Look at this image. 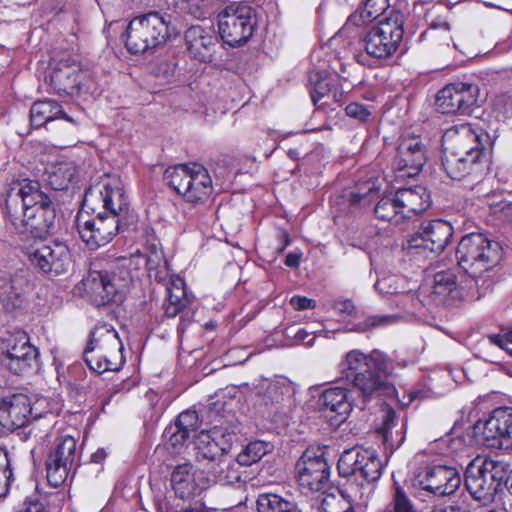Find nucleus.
<instances>
[{
  "instance_id": "obj_1",
  "label": "nucleus",
  "mask_w": 512,
  "mask_h": 512,
  "mask_svg": "<svg viewBox=\"0 0 512 512\" xmlns=\"http://www.w3.org/2000/svg\"><path fill=\"white\" fill-rule=\"evenodd\" d=\"M56 212L48 195L41 191L38 181H14L6 197V220L20 234L36 238L48 234L55 222Z\"/></svg>"
},
{
  "instance_id": "obj_2",
  "label": "nucleus",
  "mask_w": 512,
  "mask_h": 512,
  "mask_svg": "<svg viewBox=\"0 0 512 512\" xmlns=\"http://www.w3.org/2000/svg\"><path fill=\"white\" fill-rule=\"evenodd\" d=\"M339 369L363 402H370L382 395L384 352L374 349L366 354L359 349L350 350L341 360Z\"/></svg>"
},
{
  "instance_id": "obj_3",
  "label": "nucleus",
  "mask_w": 512,
  "mask_h": 512,
  "mask_svg": "<svg viewBox=\"0 0 512 512\" xmlns=\"http://www.w3.org/2000/svg\"><path fill=\"white\" fill-rule=\"evenodd\" d=\"M146 267L150 278L165 283L167 291L165 314L172 318L180 314L179 330L183 331L194 316L193 300L186 293L184 280L179 276L169 275L164 253L156 247H152L147 254Z\"/></svg>"
},
{
  "instance_id": "obj_4",
  "label": "nucleus",
  "mask_w": 512,
  "mask_h": 512,
  "mask_svg": "<svg viewBox=\"0 0 512 512\" xmlns=\"http://www.w3.org/2000/svg\"><path fill=\"white\" fill-rule=\"evenodd\" d=\"M170 37V16L149 12L134 17L127 25L124 42L130 53L142 54L163 45Z\"/></svg>"
},
{
  "instance_id": "obj_5",
  "label": "nucleus",
  "mask_w": 512,
  "mask_h": 512,
  "mask_svg": "<svg viewBox=\"0 0 512 512\" xmlns=\"http://www.w3.org/2000/svg\"><path fill=\"white\" fill-rule=\"evenodd\" d=\"M509 470V464L504 461L477 456L465 470L466 489L475 500L489 503L506 481Z\"/></svg>"
},
{
  "instance_id": "obj_6",
  "label": "nucleus",
  "mask_w": 512,
  "mask_h": 512,
  "mask_svg": "<svg viewBox=\"0 0 512 512\" xmlns=\"http://www.w3.org/2000/svg\"><path fill=\"white\" fill-rule=\"evenodd\" d=\"M123 344L115 329L106 323L97 324L84 351L89 368L99 374L117 371L124 364Z\"/></svg>"
},
{
  "instance_id": "obj_7",
  "label": "nucleus",
  "mask_w": 512,
  "mask_h": 512,
  "mask_svg": "<svg viewBox=\"0 0 512 512\" xmlns=\"http://www.w3.org/2000/svg\"><path fill=\"white\" fill-rule=\"evenodd\" d=\"M164 181L187 203H205L213 191L208 170L199 163L179 164L164 172Z\"/></svg>"
},
{
  "instance_id": "obj_8",
  "label": "nucleus",
  "mask_w": 512,
  "mask_h": 512,
  "mask_svg": "<svg viewBox=\"0 0 512 512\" xmlns=\"http://www.w3.org/2000/svg\"><path fill=\"white\" fill-rule=\"evenodd\" d=\"M392 181V192L386 190V211L391 209L393 214H386V221L389 226H399L400 231L408 229L414 222V218L428 209L431 204L430 194L423 186L410 188L397 187Z\"/></svg>"
},
{
  "instance_id": "obj_9",
  "label": "nucleus",
  "mask_w": 512,
  "mask_h": 512,
  "mask_svg": "<svg viewBox=\"0 0 512 512\" xmlns=\"http://www.w3.org/2000/svg\"><path fill=\"white\" fill-rule=\"evenodd\" d=\"M500 257V244L482 233L463 236L456 250L458 265L472 276H477L494 267Z\"/></svg>"
},
{
  "instance_id": "obj_10",
  "label": "nucleus",
  "mask_w": 512,
  "mask_h": 512,
  "mask_svg": "<svg viewBox=\"0 0 512 512\" xmlns=\"http://www.w3.org/2000/svg\"><path fill=\"white\" fill-rule=\"evenodd\" d=\"M221 39L231 47L246 43L257 26L256 11L245 3H231L217 16Z\"/></svg>"
},
{
  "instance_id": "obj_11",
  "label": "nucleus",
  "mask_w": 512,
  "mask_h": 512,
  "mask_svg": "<svg viewBox=\"0 0 512 512\" xmlns=\"http://www.w3.org/2000/svg\"><path fill=\"white\" fill-rule=\"evenodd\" d=\"M337 468L339 474L343 477H360L363 481L361 487L368 489V497L380 481L384 465L375 450L371 448H352L341 454Z\"/></svg>"
},
{
  "instance_id": "obj_12",
  "label": "nucleus",
  "mask_w": 512,
  "mask_h": 512,
  "mask_svg": "<svg viewBox=\"0 0 512 512\" xmlns=\"http://www.w3.org/2000/svg\"><path fill=\"white\" fill-rule=\"evenodd\" d=\"M84 205L93 211L100 206L104 214L116 216L122 221L129 210L130 201L122 179L118 175H107L86 191Z\"/></svg>"
},
{
  "instance_id": "obj_13",
  "label": "nucleus",
  "mask_w": 512,
  "mask_h": 512,
  "mask_svg": "<svg viewBox=\"0 0 512 512\" xmlns=\"http://www.w3.org/2000/svg\"><path fill=\"white\" fill-rule=\"evenodd\" d=\"M132 283L131 272L126 267L110 271H91L87 279L93 302L103 306L112 302H122Z\"/></svg>"
},
{
  "instance_id": "obj_14",
  "label": "nucleus",
  "mask_w": 512,
  "mask_h": 512,
  "mask_svg": "<svg viewBox=\"0 0 512 512\" xmlns=\"http://www.w3.org/2000/svg\"><path fill=\"white\" fill-rule=\"evenodd\" d=\"M474 434L489 448L512 451V407L501 406L474 424Z\"/></svg>"
},
{
  "instance_id": "obj_15",
  "label": "nucleus",
  "mask_w": 512,
  "mask_h": 512,
  "mask_svg": "<svg viewBox=\"0 0 512 512\" xmlns=\"http://www.w3.org/2000/svg\"><path fill=\"white\" fill-rule=\"evenodd\" d=\"M393 150L391 165L394 181L417 176L426 162V147L420 136L402 134L393 144Z\"/></svg>"
},
{
  "instance_id": "obj_16",
  "label": "nucleus",
  "mask_w": 512,
  "mask_h": 512,
  "mask_svg": "<svg viewBox=\"0 0 512 512\" xmlns=\"http://www.w3.org/2000/svg\"><path fill=\"white\" fill-rule=\"evenodd\" d=\"M423 232L416 233L402 242L400 252L407 256H427V252L441 253L453 235L452 225L436 219L423 223Z\"/></svg>"
},
{
  "instance_id": "obj_17",
  "label": "nucleus",
  "mask_w": 512,
  "mask_h": 512,
  "mask_svg": "<svg viewBox=\"0 0 512 512\" xmlns=\"http://www.w3.org/2000/svg\"><path fill=\"white\" fill-rule=\"evenodd\" d=\"M445 151L487 157L486 150L492 145L490 136L470 123H461L448 128L443 135Z\"/></svg>"
},
{
  "instance_id": "obj_18",
  "label": "nucleus",
  "mask_w": 512,
  "mask_h": 512,
  "mask_svg": "<svg viewBox=\"0 0 512 512\" xmlns=\"http://www.w3.org/2000/svg\"><path fill=\"white\" fill-rule=\"evenodd\" d=\"M27 256L34 266L52 276L67 272L72 261L68 246L58 240L36 241L27 249Z\"/></svg>"
},
{
  "instance_id": "obj_19",
  "label": "nucleus",
  "mask_w": 512,
  "mask_h": 512,
  "mask_svg": "<svg viewBox=\"0 0 512 512\" xmlns=\"http://www.w3.org/2000/svg\"><path fill=\"white\" fill-rule=\"evenodd\" d=\"M299 486L306 492H318L329 482L330 466L320 449H306L295 464Z\"/></svg>"
},
{
  "instance_id": "obj_20",
  "label": "nucleus",
  "mask_w": 512,
  "mask_h": 512,
  "mask_svg": "<svg viewBox=\"0 0 512 512\" xmlns=\"http://www.w3.org/2000/svg\"><path fill=\"white\" fill-rule=\"evenodd\" d=\"M479 88L475 84L453 83L436 95V107L443 114H470L477 106Z\"/></svg>"
},
{
  "instance_id": "obj_21",
  "label": "nucleus",
  "mask_w": 512,
  "mask_h": 512,
  "mask_svg": "<svg viewBox=\"0 0 512 512\" xmlns=\"http://www.w3.org/2000/svg\"><path fill=\"white\" fill-rule=\"evenodd\" d=\"M77 457V442L65 435L57 439L46 460L47 481L53 487L60 486L67 478Z\"/></svg>"
},
{
  "instance_id": "obj_22",
  "label": "nucleus",
  "mask_w": 512,
  "mask_h": 512,
  "mask_svg": "<svg viewBox=\"0 0 512 512\" xmlns=\"http://www.w3.org/2000/svg\"><path fill=\"white\" fill-rule=\"evenodd\" d=\"M77 228L82 241L91 250H96L110 243L121 229V220L98 212L88 220L77 219Z\"/></svg>"
},
{
  "instance_id": "obj_23",
  "label": "nucleus",
  "mask_w": 512,
  "mask_h": 512,
  "mask_svg": "<svg viewBox=\"0 0 512 512\" xmlns=\"http://www.w3.org/2000/svg\"><path fill=\"white\" fill-rule=\"evenodd\" d=\"M415 480L423 490L439 497L453 494L461 484L458 470L446 465L427 466Z\"/></svg>"
},
{
  "instance_id": "obj_24",
  "label": "nucleus",
  "mask_w": 512,
  "mask_h": 512,
  "mask_svg": "<svg viewBox=\"0 0 512 512\" xmlns=\"http://www.w3.org/2000/svg\"><path fill=\"white\" fill-rule=\"evenodd\" d=\"M31 416L32 404L27 395L14 393L0 397V436L24 427Z\"/></svg>"
},
{
  "instance_id": "obj_25",
  "label": "nucleus",
  "mask_w": 512,
  "mask_h": 512,
  "mask_svg": "<svg viewBox=\"0 0 512 512\" xmlns=\"http://www.w3.org/2000/svg\"><path fill=\"white\" fill-rule=\"evenodd\" d=\"M171 484L177 497L185 500L192 499L207 489L210 479L203 471H198L189 463L178 465L171 475Z\"/></svg>"
},
{
  "instance_id": "obj_26",
  "label": "nucleus",
  "mask_w": 512,
  "mask_h": 512,
  "mask_svg": "<svg viewBox=\"0 0 512 512\" xmlns=\"http://www.w3.org/2000/svg\"><path fill=\"white\" fill-rule=\"evenodd\" d=\"M484 159L486 157L445 151L442 166L453 180H462L467 176L480 178L484 173Z\"/></svg>"
},
{
  "instance_id": "obj_27",
  "label": "nucleus",
  "mask_w": 512,
  "mask_h": 512,
  "mask_svg": "<svg viewBox=\"0 0 512 512\" xmlns=\"http://www.w3.org/2000/svg\"><path fill=\"white\" fill-rule=\"evenodd\" d=\"M383 13L384 7L377 6L375 0H364L362 19L364 21L377 20V26L369 31L365 39V50L369 56L375 59L374 63H380L384 56V30L381 27L383 20L379 19Z\"/></svg>"
},
{
  "instance_id": "obj_28",
  "label": "nucleus",
  "mask_w": 512,
  "mask_h": 512,
  "mask_svg": "<svg viewBox=\"0 0 512 512\" xmlns=\"http://www.w3.org/2000/svg\"><path fill=\"white\" fill-rule=\"evenodd\" d=\"M185 42L189 53L201 62H211L218 43L213 29L193 25L185 32Z\"/></svg>"
},
{
  "instance_id": "obj_29",
  "label": "nucleus",
  "mask_w": 512,
  "mask_h": 512,
  "mask_svg": "<svg viewBox=\"0 0 512 512\" xmlns=\"http://www.w3.org/2000/svg\"><path fill=\"white\" fill-rule=\"evenodd\" d=\"M38 351L24 337L2 358V365L16 375L28 373L38 365Z\"/></svg>"
},
{
  "instance_id": "obj_30",
  "label": "nucleus",
  "mask_w": 512,
  "mask_h": 512,
  "mask_svg": "<svg viewBox=\"0 0 512 512\" xmlns=\"http://www.w3.org/2000/svg\"><path fill=\"white\" fill-rule=\"evenodd\" d=\"M199 427L198 414L196 411L186 410L179 414L174 424L166 427L163 437L167 444L178 452L183 448L190 437L193 436Z\"/></svg>"
},
{
  "instance_id": "obj_31",
  "label": "nucleus",
  "mask_w": 512,
  "mask_h": 512,
  "mask_svg": "<svg viewBox=\"0 0 512 512\" xmlns=\"http://www.w3.org/2000/svg\"><path fill=\"white\" fill-rule=\"evenodd\" d=\"M85 73L78 65L61 63L49 75V83L53 90L60 95H74L81 89Z\"/></svg>"
},
{
  "instance_id": "obj_32",
  "label": "nucleus",
  "mask_w": 512,
  "mask_h": 512,
  "mask_svg": "<svg viewBox=\"0 0 512 512\" xmlns=\"http://www.w3.org/2000/svg\"><path fill=\"white\" fill-rule=\"evenodd\" d=\"M456 276L451 271H440L434 275L431 286H423L421 294L436 305H445L457 294Z\"/></svg>"
},
{
  "instance_id": "obj_33",
  "label": "nucleus",
  "mask_w": 512,
  "mask_h": 512,
  "mask_svg": "<svg viewBox=\"0 0 512 512\" xmlns=\"http://www.w3.org/2000/svg\"><path fill=\"white\" fill-rule=\"evenodd\" d=\"M237 459L231 457H221L217 462H211V466L204 467L207 471L206 478L210 483H218L223 486H233L241 481V471Z\"/></svg>"
},
{
  "instance_id": "obj_34",
  "label": "nucleus",
  "mask_w": 512,
  "mask_h": 512,
  "mask_svg": "<svg viewBox=\"0 0 512 512\" xmlns=\"http://www.w3.org/2000/svg\"><path fill=\"white\" fill-rule=\"evenodd\" d=\"M294 392L291 382L284 377L264 379L259 385L265 404H280L289 400Z\"/></svg>"
},
{
  "instance_id": "obj_35",
  "label": "nucleus",
  "mask_w": 512,
  "mask_h": 512,
  "mask_svg": "<svg viewBox=\"0 0 512 512\" xmlns=\"http://www.w3.org/2000/svg\"><path fill=\"white\" fill-rule=\"evenodd\" d=\"M403 21V14L397 11L386 17V34L389 33L390 36V42L386 43V61L397 51L399 56L407 51V47L403 43Z\"/></svg>"
},
{
  "instance_id": "obj_36",
  "label": "nucleus",
  "mask_w": 512,
  "mask_h": 512,
  "mask_svg": "<svg viewBox=\"0 0 512 512\" xmlns=\"http://www.w3.org/2000/svg\"><path fill=\"white\" fill-rule=\"evenodd\" d=\"M59 117L71 121V119L64 114L62 107L53 100L37 101L30 109L31 123L35 127H41L47 122Z\"/></svg>"
},
{
  "instance_id": "obj_37",
  "label": "nucleus",
  "mask_w": 512,
  "mask_h": 512,
  "mask_svg": "<svg viewBox=\"0 0 512 512\" xmlns=\"http://www.w3.org/2000/svg\"><path fill=\"white\" fill-rule=\"evenodd\" d=\"M24 286H27V282L23 278L3 280L0 285V301L6 310L12 311L22 305Z\"/></svg>"
},
{
  "instance_id": "obj_38",
  "label": "nucleus",
  "mask_w": 512,
  "mask_h": 512,
  "mask_svg": "<svg viewBox=\"0 0 512 512\" xmlns=\"http://www.w3.org/2000/svg\"><path fill=\"white\" fill-rule=\"evenodd\" d=\"M320 401L322 406L345 419L346 415L351 411V404L348 401L347 390L343 387H332L326 389Z\"/></svg>"
},
{
  "instance_id": "obj_39",
  "label": "nucleus",
  "mask_w": 512,
  "mask_h": 512,
  "mask_svg": "<svg viewBox=\"0 0 512 512\" xmlns=\"http://www.w3.org/2000/svg\"><path fill=\"white\" fill-rule=\"evenodd\" d=\"M78 178V169L71 161L59 162L51 167L48 182L54 190H64Z\"/></svg>"
},
{
  "instance_id": "obj_40",
  "label": "nucleus",
  "mask_w": 512,
  "mask_h": 512,
  "mask_svg": "<svg viewBox=\"0 0 512 512\" xmlns=\"http://www.w3.org/2000/svg\"><path fill=\"white\" fill-rule=\"evenodd\" d=\"M320 510L321 512H356L346 492L338 489L337 494L326 492L322 494Z\"/></svg>"
},
{
  "instance_id": "obj_41",
  "label": "nucleus",
  "mask_w": 512,
  "mask_h": 512,
  "mask_svg": "<svg viewBox=\"0 0 512 512\" xmlns=\"http://www.w3.org/2000/svg\"><path fill=\"white\" fill-rule=\"evenodd\" d=\"M258 512H298L294 503L277 494H260L256 501Z\"/></svg>"
},
{
  "instance_id": "obj_42",
  "label": "nucleus",
  "mask_w": 512,
  "mask_h": 512,
  "mask_svg": "<svg viewBox=\"0 0 512 512\" xmlns=\"http://www.w3.org/2000/svg\"><path fill=\"white\" fill-rule=\"evenodd\" d=\"M271 449V445L264 441H252L248 443L242 451L237 455L238 464L242 466H250L258 462Z\"/></svg>"
},
{
  "instance_id": "obj_43",
  "label": "nucleus",
  "mask_w": 512,
  "mask_h": 512,
  "mask_svg": "<svg viewBox=\"0 0 512 512\" xmlns=\"http://www.w3.org/2000/svg\"><path fill=\"white\" fill-rule=\"evenodd\" d=\"M236 426H222V425H216L213 428H211L206 435V438L212 439L215 441L220 448L222 449V452H227L235 439L236 433H235Z\"/></svg>"
},
{
  "instance_id": "obj_44",
  "label": "nucleus",
  "mask_w": 512,
  "mask_h": 512,
  "mask_svg": "<svg viewBox=\"0 0 512 512\" xmlns=\"http://www.w3.org/2000/svg\"><path fill=\"white\" fill-rule=\"evenodd\" d=\"M316 79L311 77L313 88L310 91L311 99L316 106H320L319 102L322 98L327 96L333 87V80L328 77L326 72H316Z\"/></svg>"
},
{
  "instance_id": "obj_45",
  "label": "nucleus",
  "mask_w": 512,
  "mask_h": 512,
  "mask_svg": "<svg viewBox=\"0 0 512 512\" xmlns=\"http://www.w3.org/2000/svg\"><path fill=\"white\" fill-rule=\"evenodd\" d=\"M225 452H222L220 446L212 439L207 438V441H201L197 447L196 459L198 462L207 461L205 467L211 466V462H217L219 458L224 457Z\"/></svg>"
},
{
  "instance_id": "obj_46",
  "label": "nucleus",
  "mask_w": 512,
  "mask_h": 512,
  "mask_svg": "<svg viewBox=\"0 0 512 512\" xmlns=\"http://www.w3.org/2000/svg\"><path fill=\"white\" fill-rule=\"evenodd\" d=\"M392 478L394 480L392 498L393 512H416L414 505L407 496L405 490L395 480L394 473H392Z\"/></svg>"
},
{
  "instance_id": "obj_47",
  "label": "nucleus",
  "mask_w": 512,
  "mask_h": 512,
  "mask_svg": "<svg viewBox=\"0 0 512 512\" xmlns=\"http://www.w3.org/2000/svg\"><path fill=\"white\" fill-rule=\"evenodd\" d=\"M395 418V412L392 408L388 407L386 404V445H389L391 449V453L397 450L405 440V432L403 427L400 430L396 431L395 438L393 437V432L391 430V424Z\"/></svg>"
},
{
  "instance_id": "obj_48",
  "label": "nucleus",
  "mask_w": 512,
  "mask_h": 512,
  "mask_svg": "<svg viewBox=\"0 0 512 512\" xmlns=\"http://www.w3.org/2000/svg\"><path fill=\"white\" fill-rule=\"evenodd\" d=\"M362 317L363 319L356 320L348 330L357 333H370L384 324V317L380 315H362Z\"/></svg>"
},
{
  "instance_id": "obj_49",
  "label": "nucleus",
  "mask_w": 512,
  "mask_h": 512,
  "mask_svg": "<svg viewBox=\"0 0 512 512\" xmlns=\"http://www.w3.org/2000/svg\"><path fill=\"white\" fill-rule=\"evenodd\" d=\"M333 309L347 321L349 327L360 317L359 310L349 299L335 301Z\"/></svg>"
},
{
  "instance_id": "obj_50",
  "label": "nucleus",
  "mask_w": 512,
  "mask_h": 512,
  "mask_svg": "<svg viewBox=\"0 0 512 512\" xmlns=\"http://www.w3.org/2000/svg\"><path fill=\"white\" fill-rule=\"evenodd\" d=\"M181 8L195 18H206L210 12V0H181Z\"/></svg>"
},
{
  "instance_id": "obj_51",
  "label": "nucleus",
  "mask_w": 512,
  "mask_h": 512,
  "mask_svg": "<svg viewBox=\"0 0 512 512\" xmlns=\"http://www.w3.org/2000/svg\"><path fill=\"white\" fill-rule=\"evenodd\" d=\"M176 65L170 60L159 59L151 66V74L164 82H170L174 76Z\"/></svg>"
},
{
  "instance_id": "obj_52",
  "label": "nucleus",
  "mask_w": 512,
  "mask_h": 512,
  "mask_svg": "<svg viewBox=\"0 0 512 512\" xmlns=\"http://www.w3.org/2000/svg\"><path fill=\"white\" fill-rule=\"evenodd\" d=\"M0 480L5 485H11L13 481L12 458L5 448L0 447Z\"/></svg>"
},
{
  "instance_id": "obj_53",
  "label": "nucleus",
  "mask_w": 512,
  "mask_h": 512,
  "mask_svg": "<svg viewBox=\"0 0 512 512\" xmlns=\"http://www.w3.org/2000/svg\"><path fill=\"white\" fill-rule=\"evenodd\" d=\"M285 336L288 339L294 340L295 343H302L308 346H311L314 343V337H310L311 333L303 328H300L297 331H294L292 327L287 328L285 330Z\"/></svg>"
},
{
  "instance_id": "obj_54",
  "label": "nucleus",
  "mask_w": 512,
  "mask_h": 512,
  "mask_svg": "<svg viewBox=\"0 0 512 512\" xmlns=\"http://www.w3.org/2000/svg\"><path fill=\"white\" fill-rule=\"evenodd\" d=\"M345 111L349 117L358 119L360 121L367 120L371 114L366 106L356 102L348 104L345 108Z\"/></svg>"
},
{
  "instance_id": "obj_55",
  "label": "nucleus",
  "mask_w": 512,
  "mask_h": 512,
  "mask_svg": "<svg viewBox=\"0 0 512 512\" xmlns=\"http://www.w3.org/2000/svg\"><path fill=\"white\" fill-rule=\"evenodd\" d=\"M494 106L506 115H512V94L502 93L496 96Z\"/></svg>"
},
{
  "instance_id": "obj_56",
  "label": "nucleus",
  "mask_w": 512,
  "mask_h": 512,
  "mask_svg": "<svg viewBox=\"0 0 512 512\" xmlns=\"http://www.w3.org/2000/svg\"><path fill=\"white\" fill-rule=\"evenodd\" d=\"M289 303L295 310L313 309L316 306L315 300L304 296H293Z\"/></svg>"
},
{
  "instance_id": "obj_57",
  "label": "nucleus",
  "mask_w": 512,
  "mask_h": 512,
  "mask_svg": "<svg viewBox=\"0 0 512 512\" xmlns=\"http://www.w3.org/2000/svg\"><path fill=\"white\" fill-rule=\"evenodd\" d=\"M380 192V185L377 187L373 183L371 187H369L367 192L364 193H352L351 200L352 202H360L363 199L369 198L370 200L378 199Z\"/></svg>"
},
{
  "instance_id": "obj_58",
  "label": "nucleus",
  "mask_w": 512,
  "mask_h": 512,
  "mask_svg": "<svg viewBox=\"0 0 512 512\" xmlns=\"http://www.w3.org/2000/svg\"><path fill=\"white\" fill-rule=\"evenodd\" d=\"M19 512H46L45 506L37 498L29 497L24 503Z\"/></svg>"
},
{
  "instance_id": "obj_59",
  "label": "nucleus",
  "mask_w": 512,
  "mask_h": 512,
  "mask_svg": "<svg viewBox=\"0 0 512 512\" xmlns=\"http://www.w3.org/2000/svg\"><path fill=\"white\" fill-rule=\"evenodd\" d=\"M393 278L391 279L393 283H389L387 292L391 294L403 292L406 289L407 279L404 276H394Z\"/></svg>"
},
{
  "instance_id": "obj_60",
  "label": "nucleus",
  "mask_w": 512,
  "mask_h": 512,
  "mask_svg": "<svg viewBox=\"0 0 512 512\" xmlns=\"http://www.w3.org/2000/svg\"><path fill=\"white\" fill-rule=\"evenodd\" d=\"M386 399H391L393 402H395L396 404H399L400 406L403 407V406L408 405L412 401L413 398L411 396H409L408 402H404V401L400 400L397 396V390H396L395 386L386 382Z\"/></svg>"
},
{
  "instance_id": "obj_61",
  "label": "nucleus",
  "mask_w": 512,
  "mask_h": 512,
  "mask_svg": "<svg viewBox=\"0 0 512 512\" xmlns=\"http://www.w3.org/2000/svg\"><path fill=\"white\" fill-rule=\"evenodd\" d=\"M488 339L491 342V344L507 350L505 335L490 334L488 335Z\"/></svg>"
},
{
  "instance_id": "obj_62",
  "label": "nucleus",
  "mask_w": 512,
  "mask_h": 512,
  "mask_svg": "<svg viewBox=\"0 0 512 512\" xmlns=\"http://www.w3.org/2000/svg\"><path fill=\"white\" fill-rule=\"evenodd\" d=\"M300 263V255L296 253H289L285 258V264L288 267H298Z\"/></svg>"
},
{
  "instance_id": "obj_63",
  "label": "nucleus",
  "mask_w": 512,
  "mask_h": 512,
  "mask_svg": "<svg viewBox=\"0 0 512 512\" xmlns=\"http://www.w3.org/2000/svg\"><path fill=\"white\" fill-rule=\"evenodd\" d=\"M106 457V452L104 449H98L93 455H92V461L99 463Z\"/></svg>"
},
{
  "instance_id": "obj_64",
  "label": "nucleus",
  "mask_w": 512,
  "mask_h": 512,
  "mask_svg": "<svg viewBox=\"0 0 512 512\" xmlns=\"http://www.w3.org/2000/svg\"><path fill=\"white\" fill-rule=\"evenodd\" d=\"M502 211L505 213L506 216L512 219V202L504 204L502 207Z\"/></svg>"
}]
</instances>
